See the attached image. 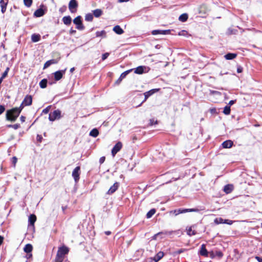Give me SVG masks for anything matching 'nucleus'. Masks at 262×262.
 I'll return each instance as SVG.
<instances>
[{
    "mask_svg": "<svg viewBox=\"0 0 262 262\" xmlns=\"http://www.w3.org/2000/svg\"><path fill=\"white\" fill-rule=\"evenodd\" d=\"M145 69V67L144 66H139L135 69V73L138 74H142L144 73V69Z\"/></svg>",
    "mask_w": 262,
    "mask_h": 262,
    "instance_id": "5701e85b",
    "label": "nucleus"
},
{
    "mask_svg": "<svg viewBox=\"0 0 262 262\" xmlns=\"http://www.w3.org/2000/svg\"><path fill=\"white\" fill-rule=\"evenodd\" d=\"M17 161V159L16 158V157H13L12 158V163L14 165H15V164L16 163Z\"/></svg>",
    "mask_w": 262,
    "mask_h": 262,
    "instance_id": "864d4df0",
    "label": "nucleus"
},
{
    "mask_svg": "<svg viewBox=\"0 0 262 262\" xmlns=\"http://www.w3.org/2000/svg\"><path fill=\"white\" fill-rule=\"evenodd\" d=\"M122 80L119 77L115 82V84L119 85Z\"/></svg>",
    "mask_w": 262,
    "mask_h": 262,
    "instance_id": "bf43d9fd",
    "label": "nucleus"
},
{
    "mask_svg": "<svg viewBox=\"0 0 262 262\" xmlns=\"http://www.w3.org/2000/svg\"><path fill=\"white\" fill-rule=\"evenodd\" d=\"M81 18V16H78L73 20L74 24L76 25V29L79 30H83L84 29V26L82 24Z\"/></svg>",
    "mask_w": 262,
    "mask_h": 262,
    "instance_id": "20e7f679",
    "label": "nucleus"
},
{
    "mask_svg": "<svg viewBox=\"0 0 262 262\" xmlns=\"http://www.w3.org/2000/svg\"><path fill=\"white\" fill-rule=\"evenodd\" d=\"M70 34H74V33H76V30H73V29H71L70 30Z\"/></svg>",
    "mask_w": 262,
    "mask_h": 262,
    "instance_id": "69168bd1",
    "label": "nucleus"
},
{
    "mask_svg": "<svg viewBox=\"0 0 262 262\" xmlns=\"http://www.w3.org/2000/svg\"><path fill=\"white\" fill-rule=\"evenodd\" d=\"M215 255H216V256H217L219 258H221L223 256V253L221 251H217L215 252Z\"/></svg>",
    "mask_w": 262,
    "mask_h": 262,
    "instance_id": "49530a36",
    "label": "nucleus"
},
{
    "mask_svg": "<svg viewBox=\"0 0 262 262\" xmlns=\"http://www.w3.org/2000/svg\"><path fill=\"white\" fill-rule=\"evenodd\" d=\"M36 216L35 214H31L29 217V224L30 226L34 227L35 222L36 221Z\"/></svg>",
    "mask_w": 262,
    "mask_h": 262,
    "instance_id": "6ab92c4d",
    "label": "nucleus"
},
{
    "mask_svg": "<svg viewBox=\"0 0 262 262\" xmlns=\"http://www.w3.org/2000/svg\"><path fill=\"white\" fill-rule=\"evenodd\" d=\"M188 14L187 13H183L179 16V20L182 22H185L188 19Z\"/></svg>",
    "mask_w": 262,
    "mask_h": 262,
    "instance_id": "cd10ccee",
    "label": "nucleus"
},
{
    "mask_svg": "<svg viewBox=\"0 0 262 262\" xmlns=\"http://www.w3.org/2000/svg\"><path fill=\"white\" fill-rule=\"evenodd\" d=\"M33 0H24V5L27 7H30L32 4Z\"/></svg>",
    "mask_w": 262,
    "mask_h": 262,
    "instance_id": "a19ab883",
    "label": "nucleus"
},
{
    "mask_svg": "<svg viewBox=\"0 0 262 262\" xmlns=\"http://www.w3.org/2000/svg\"><path fill=\"white\" fill-rule=\"evenodd\" d=\"M99 135V131L97 128L93 129L90 133V136L93 137H97Z\"/></svg>",
    "mask_w": 262,
    "mask_h": 262,
    "instance_id": "c85d7f7f",
    "label": "nucleus"
},
{
    "mask_svg": "<svg viewBox=\"0 0 262 262\" xmlns=\"http://www.w3.org/2000/svg\"><path fill=\"white\" fill-rule=\"evenodd\" d=\"M61 111L59 110H56L51 113L49 116V119L51 121H54L56 119H59L61 118Z\"/></svg>",
    "mask_w": 262,
    "mask_h": 262,
    "instance_id": "f03ea898",
    "label": "nucleus"
},
{
    "mask_svg": "<svg viewBox=\"0 0 262 262\" xmlns=\"http://www.w3.org/2000/svg\"><path fill=\"white\" fill-rule=\"evenodd\" d=\"M105 157H101L100 159H99V163L100 164H102L104 161H105Z\"/></svg>",
    "mask_w": 262,
    "mask_h": 262,
    "instance_id": "6e6d98bb",
    "label": "nucleus"
},
{
    "mask_svg": "<svg viewBox=\"0 0 262 262\" xmlns=\"http://www.w3.org/2000/svg\"><path fill=\"white\" fill-rule=\"evenodd\" d=\"M48 81L46 79H42L39 82V86L42 89H45L47 86Z\"/></svg>",
    "mask_w": 262,
    "mask_h": 262,
    "instance_id": "7c9ffc66",
    "label": "nucleus"
},
{
    "mask_svg": "<svg viewBox=\"0 0 262 262\" xmlns=\"http://www.w3.org/2000/svg\"><path fill=\"white\" fill-rule=\"evenodd\" d=\"M80 174V167L77 166L74 169L73 171H72V177H73L75 182H77L79 180Z\"/></svg>",
    "mask_w": 262,
    "mask_h": 262,
    "instance_id": "423d86ee",
    "label": "nucleus"
},
{
    "mask_svg": "<svg viewBox=\"0 0 262 262\" xmlns=\"http://www.w3.org/2000/svg\"><path fill=\"white\" fill-rule=\"evenodd\" d=\"M19 114L15 110L14 108L8 110L6 112V119L11 122H14L19 116Z\"/></svg>",
    "mask_w": 262,
    "mask_h": 262,
    "instance_id": "f257e3e1",
    "label": "nucleus"
},
{
    "mask_svg": "<svg viewBox=\"0 0 262 262\" xmlns=\"http://www.w3.org/2000/svg\"><path fill=\"white\" fill-rule=\"evenodd\" d=\"M156 210L154 208L150 209L146 214V217L147 219L151 218L154 214H155Z\"/></svg>",
    "mask_w": 262,
    "mask_h": 262,
    "instance_id": "2f4dec72",
    "label": "nucleus"
},
{
    "mask_svg": "<svg viewBox=\"0 0 262 262\" xmlns=\"http://www.w3.org/2000/svg\"><path fill=\"white\" fill-rule=\"evenodd\" d=\"M187 233L189 236L191 235H194L196 234V232L194 230H192L191 227H190L187 230Z\"/></svg>",
    "mask_w": 262,
    "mask_h": 262,
    "instance_id": "e433bc0d",
    "label": "nucleus"
},
{
    "mask_svg": "<svg viewBox=\"0 0 262 262\" xmlns=\"http://www.w3.org/2000/svg\"><path fill=\"white\" fill-rule=\"evenodd\" d=\"M109 54L108 53H105L102 55V60H104L105 59L107 58Z\"/></svg>",
    "mask_w": 262,
    "mask_h": 262,
    "instance_id": "3c124183",
    "label": "nucleus"
},
{
    "mask_svg": "<svg viewBox=\"0 0 262 262\" xmlns=\"http://www.w3.org/2000/svg\"><path fill=\"white\" fill-rule=\"evenodd\" d=\"M60 59V57H58V58H57L55 59H52L48 60L47 61H46L45 63V64L43 65V69H45L48 68L51 64H57L59 62Z\"/></svg>",
    "mask_w": 262,
    "mask_h": 262,
    "instance_id": "9b49d317",
    "label": "nucleus"
},
{
    "mask_svg": "<svg viewBox=\"0 0 262 262\" xmlns=\"http://www.w3.org/2000/svg\"><path fill=\"white\" fill-rule=\"evenodd\" d=\"M123 145L122 143L119 141L113 147V149H112V155L113 157H115V156L116 155V154L119 152L121 148H122Z\"/></svg>",
    "mask_w": 262,
    "mask_h": 262,
    "instance_id": "9d476101",
    "label": "nucleus"
},
{
    "mask_svg": "<svg viewBox=\"0 0 262 262\" xmlns=\"http://www.w3.org/2000/svg\"><path fill=\"white\" fill-rule=\"evenodd\" d=\"M40 39V35L38 34H33L31 36V40L33 42H36Z\"/></svg>",
    "mask_w": 262,
    "mask_h": 262,
    "instance_id": "a878e982",
    "label": "nucleus"
},
{
    "mask_svg": "<svg viewBox=\"0 0 262 262\" xmlns=\"http://www.w3.org/2000/svg\"><path fill=\"white\" fill-rule=\"evenodd\" d=\"M69 252V248L67 246L63 245L61 247L58 248L57 254L60 256H62L64 258V256Z\"/></svg>",
    "mask_w": 262,
    "mask_h": 262,
    "instance_id": "0eeeda50",
    "label": "nucleus"
},
{
    "mask_svg": "<svg viewBox=\"0 0 262 262\" xmlns=\"http://www.w3.org/2000/svg\"><path fill=\"white\" fill-rule=\"evenodd\" d=\"M187 250L186 249H184V248H182V249H179L178 250H177V251H174L172 252V255L173 256H176L178 254H180L182 253H183L185 251H186Z\"/></svg>",
    "mask_w": 262,
    "mask_h": 262,
    "instance_id": "473e14b6",
    "label": "nucleus"
},
{
    "mask_svg": "<svg viewBox=\"0 0 262 262\" xmlns=\"http://www.w3.org/2000/svg\"><path fill=\"white\" fill-rule=\"evenodd\" d=\"M233 223V221L230 220H224V224L232 225Z\"/></svg>",
    "mask_w": 262,
    "mask_h": 262,
    "instance_id": "de8ad7c7",
    "label": "nucleus"
},
{
    "mask_svg": "<svg viewBox=\"0 0 262 262\" xmlns=\"http://www.w3.org/2000/svg\"><path fill=\"white\" fill-rule=\"evenodd\" d=\"M75 70V68H72L71 69H70V72L71 73L73 72V71Z\"/></svg>",
    "mask_w": 262,
    "mask_h": 262,
    "instance_id": "338daca9",
    "label": "nucleus"
},
{
    "mask_svg": "<svg viewBox=\"0 0 262 262\" xmlns=\"http://www.w3.org/2000/svg\"><path fill=\"white\" fill-rule=\"evenodd\" d=\"M64 258L62 256H60L58 254H56L54 262H62Z\"/></svg>",
    "mask_w": 262,
    "mask_h": 262,
    "instance_id": "58836bf2",
    "label": "nucleus"
},
{
    "mask_svg": "<svg viewBox=\"0 0 262 262\" xmlns=\"http://www.w3.org/2000/svg\"><path fill=\"white\" fill-rule=\"evenodd\" d=\"M93 14L96 17H99L102 14V11L97 9L93 11Z\"/></svg>",
    "mask_w": 262,
    "mask_h": 262,
    "instance_id": "c756f323",
    "label": "nucleus"
},
{
    "mask_svg": "<svg viewBox=\"0 0 262 262\" xmlns=\"http://www.w3.org/2000/svg\"><path fill=\"white\" fill-rule=\"evenodd\" d=\"M8 3V0H1L0 1V6L1 8V12L4 13L7 9V6Z\"/></svg>",
    "mask_w": 262,
    "mask_h": 262,
    "instance_id": "4468645a",
    "label": "nucleus"
},
{
    "mask_svg": "<svg viewBox=\"0 0 262 262\" xmlns=\"http://www.w3.org/2000/svg\"><path fill=\"white\" fill-rule=\"evenodd\" d=\"M129 72H130V70H128L125 72H124L123 73H122L121 74L120 78L122 80L123 78H124L126 77V76L129 73Z\"/></svg>",
    "mask_w": 262,
    "mask_h": 262,
    "instance_id": "c03bdc74",
    "label": "nucleus"
},
{
    "mask_svg": "<svg viewBox=\"0 0 262 262\" xmlns=\"http://www.w3.org/2000/svg\"><path fill=\"white\" fill-rule=\"evenodd\" d=\"M93 19V15L91 13H88L85 16V20L88 21H92Z\"/></svg>",
    "mask_w": 262,
    "mask_h": 262,
    "instance_id": "c9c22d12",
    "label": "nucleus"
},
{
    "mask_svg": "<svg viewBox=\"0 0 262 262\" xmlns=\"http://www.w3.org/2000/svg\"><path fill=\"white\" fill-rule=\"evenodd\" d=\"M255 258L257 260L258 262H262V257L259 256H256Z\"/></svg>",
    "mask_w": 262,
    "mask_h": 262,
    "instance_id": "680f3d73",
    "label": "nucleus"
},
{
    "mask_svg": "<svg viewBox=\"0 0 262 262\" xmlns=\"http://www.w3.org/2000/svg\"><path fill=\"white\" fill-rule=\"evenodd\" d=\"M25 106V104H24V103L22 102V103L20 104L19 107H14V108L17 112V113L19 114H20L21 112V111L23 110V109L24 108Z\"/></svg>",
    "mask_w": 262,
    "mask_h": 262,
    "instance_id": "ea45409f",
    "label": "nucleus"
},
{
    "mask_svg": "<svg viewBox=\"0 0 262 262\" xmlns=\"http://www.w3.org/2000/svg\"><path fill=\"white\" fill-rule=\"evenodd\" d=\"M20 120L21 122H24L26 120V117L24 116H21L20 117Z\"/></svg>",
    "mask_w": 262,
    "mask_h": 262,
    "instance_id": "052dcab7",
    "label": "nucleus"
},
{
    "mask_svg": "<svg viewBox=\"0 0 262 262\" xmlns=\"http://www.w3.org/2000/svg\"><path fill=\"white\" fill-rule=\"evenodd\" d=\"M170 32V30H155L152 31L151 34L153 35H156L158 34H167Z\"/></svg>",
    "mask_w": 262,
    "mask_h": 262,
    "instance_id": "a211bd4d",
    "label": "nucleus"
},
{
    "mask_svg": "<svg viewBox=\"0 0 262 262\" xmlns=\"http://www.w3.org/2000/svg\"><path fill=\"white\" fill-rule=\"evenodd\" d=\"M199 254L201 256L207 257L208 256V252L206 248V246L205 244H202L201 245V249L199 252Z\"/></svg>",
    "mask_w": 262,
    "mask_h": 262,
    "instance_id": "2eb2a0df",
    "label": "nucleus"
},
{
    "mask_svg": "<svg viewBox=\"0 0 262 262\" xmlns=\"http://www.w3.org/2000/svg\"><path fill=\"white\" fill-rule=\"evenodd\" d=\"M12 125H12V124L7 125V127L8 128H12Z\"/></svg>",
    "mask_w": 262,
    "mask_h": 262,
    "instance_id": "774afa93",
    "label": "nucleus"
},
{
    "mask_svg": "<svg viewBox=\"0 0 262 262\" xmlns=\"http://www.w3.org/2000/svg\"><path fill=\"white\" fill-rule=\"evenodd\" d=\"M233 190V185L230 184L226 185L224 187V191L227 193H230Z\"/></svg>",
    "mask_w": 262,
    "mask_h": 262,
    "instance_id": "4be33fe9",
    "label": "nucleus"
},
{
    "mask_svg": "<svg viewBox=\"0 0 262 262\" xmlns=\"http://www.w3.org/2000/svg\"><path fill=\"white\" fill-rule=\"evenodd\" d=\"M27 253V255L26 256V257L27 258V259H29V258H32V252L31 253Z\"/></svg>",
    "mask_w": 262,
    "mask_h": 262,
    "instance_id": "13d9d810",
    "label": "nucleus"
},
{
    "mask_svg": "<svg viewBox=\"0 0 262 262\" xmlns=\"http://www.w3.org/2000/svg\"><path fill=\"white\" fill-rule=\"evenodd\" d=\"M198 210L196 209H178L170 211V214H173L174 215H177L180 213H184L188 212H195Z\"/></svg>",
    "mask_w": 262,
    "mask_h": 262,
    "instance_id": "7ed1b4c3",
    "label": "nucleus"
},
{
    "mask_svg": "<svg viewBox=\"0 0 262 262\" xmlns=\"http://www.w3.org/2000/svg\"><path fill=\"white\" fill-rule=\"evenodd\" d=\"M96 37H100L102 36L103 37H106V32L104 30H102L101 31H97L96 33Z\"/></svg>",
    "mask_w": 262,
    "mask_h": 262,
    "instance_id": "72a5a7b5",
    "label": "nucleus"
},
{
    "mask_svg": "<svg viewBox=\"0 0 262 262\" xmlns=\"http://www.w3.org/2000/svg\"><path fill=\"white\" fill-rule=\"evenodd\" d=\"M4 239V237L0 235V246L3 244Z\"/></svg>",
    "mask_w": 262,
    "mask_h": 262,
    "instance_id": "e2e57ef3",
    "label": "nucleus"
},
{
    "mask_svg": "<svg viewBox=\"0 0 262 262\" xmlns=\"http://www.w3.org/2000/svg\"><path fill=\"white\" fill-rule=\"evenodd\" d=\"M235 101L236 100H230L228 104L230 105H232L235 103Z\"/></svg>",
    "mask_w": 262,
    "mask_h": 262,
    "instance_id": "0e129e2a",
    "label": "nucleus"
},
{
    "mask_svg": "<svg viewBox=\"0 0 262 262\" xmlns=\"http://www.w3.org/2000/svg\"><path fill=\"white\" fill-rule=\"evenodd\" d=\"M51 108V105L48 106L47 107H46L45 109L42 110V113L45 114H47L49 112Z\"/></svg>",
    "mask_w": 262,
    "mask_h": 262,
    "instance_id": "37998d69",
    "label": "nucleus"
},
{
    "mask_svg": "<svg viewBox=\"0 0 262 262\" xmlns=\"http://www.w3.org/2000/svg\"><path fill=\"white\" fill-rule=\"evenodd\" d=\"M67 71V68L64 70H59L54 73V77L55 81H59L63 77Z\"/></svg>",
    "mask_w": 262,
    "mask_h": 262,
    "instance_id": "6e6552de",
    "label": "nucleus"
},
{
    "mask_svg": "<svg viewBox=\"0 0 262 262\" xmlns=\"http://www.w3.org/2000/svg\"><path fill=\"white\" fill-rule=\"evenodd\" d=\"M78 4L76 0H71L69 3V9L71 13H75L77 11Z\"/></svg>",
    "mask_w": 262,
    "mask_h": 262,
    "instance_id": "39448f33",
    "label": "nucleus"
},
{
    "mask_svg": "<svg viewBox=\"0 0 262 262\" xmlns=\"http://www.w3.org/2000/svg\"><path fill=\"white\" fill-rule=\"evenodd\" d=\"M160 90L159 89H152V90H150V91H147V92H146L144 93V100L139 104L137 106H140L141 105V104L144 102H145L147 99L148 98L151 96L152 95H153L155 93L157 92H158Z\"/></svg>",
    "mask_w": 262,
    "mask_h": 262,
    "instance_id": "1a4fd4ad",
    "label": "nucleus"
},
{
    "mask_svg": "<svg viewBox=\"0 0 262 262\" xmlns=\"http://www.w3.org/2000/svg\"><path fill=\"white\" fill-rule=\"evenodd\" d=\"M214 223L216 225L220 224H224V220L223 219L222 217L216 218L214 220Z\"/></svg>",
    "mask_w": 262,
    "mask_h": 262,
    "instance_id": "4c0bfd02",
    "label": "nucleus"
},
{
    "mask_svg": "<svg viewBox=\"0 0 262 262\" xmlns=\"http://www.w3.org/2000/svg\"><path fill=\"white\" fill-rule=\"evenodd\" d=\"M45 14V11L41 7L37 9L34 13L33 15L36 17L42 16Z\"/></svg>",
    "mask_w": 262,
    "mask_h": 262,
    "instance_id": "dca6fc26",
    "label": "nucleus"
},
{
    "mask_svg": "<svg viewBox=\"0 0 262 262\" xmlns=\"http://www.w3.org/2000/svg\"><path fill=\"white\" fill-rule=\"evenodd\" d=\"M158 124V121L157 120H155L154 119H150L149 120V125L151 126V125H153L154 124Z\"/></svg>",
    "mask_w": 262,
    "mask_h": 262,
    "instance_id": "a18cd8bd",
    "label": "nucleus"
},
{
    "mask_svg": "<svg viewBox=\"0 0 262 262\" xmlns=\"http://www.w3.org/2000/svg\"><path fill=\"white\" fill-rule=\"evenodd\" d=\"M164 254L163 252L160 251L158 252L154 257V260L155 262H157L160 259H161L164 256Z\"/></svg>",
    "mask_w": 262,
    "mask_h": 262,
    "instance_id": "bb28decb",
    "label": "nucleus"
},
{
    "mask_svg": "<svg viewBox=\"0 0 262 262\" xmlns=\"http://www.w3.org/2000/svg\"><path fill=\"white\" fill-rule=\"evenodd\" d=\"M62 21L64 25L69 26L72 23V18L70 16H64L62 18Z\"/></svg>",
    "mask_w": 262,
    "mask_h": 262,
    "instance_id": "412c9836",
    "label": "nucleus"
},
{
    "mask_svg": "<svg viewBox=\"0 0 262 262\" xmlns=\"http://www.w3.org/2000/svg\"><path fill=\"white\" fill-rule=\"evenodd\" d=\"M237 56V54L229 53L226 54L224 57L227 60H232Z\"/></svg>",
    "mask_w": 262,
    "mask_h": 262,
    "instance_id": "393cba45",
    "label": "nucleus"
},
{
    "mask_svg": "<svg viewBox=\"0 0 262 262\" xmlns=\"http://www.w3.org/2000/svg\"><path fill=\"white\" fill-rule=\"evenodd\" d=\"M36 140L38 142H41L42 140V137L41 136V135H37L36 137Z\"/></svg>",
    "mask_w": 262,
    "mask_h": 262,
    "instance_id": "09e8293b",
    "label": "nucleus"
},
{
    "mask_svg": "<svg viewBox=\"0 0 262 262\" xmlns=\"http://www.w3.org/2000/svg\"><path fill=\"white\" fill-rule=\"evenodd\" d=\"M243 67L241 66H238L237 68V72L238 73H241L243 72Z\"/></svg>",
    "mask_w": 262,
    "mask_h": 262,
    "instance_id": "8fccbe9b",
    "label": "nucleus"
},
{
    "mask_svg": "<svg viewBox=\"0 0 262 262\" xmlns=\"http://www.w3.org/2000/svg\"><path fill=\"white\" fill-rule=\"evenodd\" d=\"M33 250V246L30 244H28L25 245V247L24 248V251L26 253H31L32 252Z\"/></svg>",
    "mask_w": 262,
    "mask_h": 262,
    "instance_id": "b1692460",
    "label": "nucleus"
},
{
    "mask_svg": "<svg viewBox=\"0 0 262 262\" xmlns=\"http://www.w3.org/2000/svg\"><path fill=\"white\" fill-rule=\"evenodd\" d=\"M66 9H67L66 6H64L59 9V11L61 13H63V12H64L66 10Z\"/></svg>",
    "mask_w": 262,
    "mask_h": 262,
    "instance_id": "4d7b16f0",
    "label": "nucleus"
},
{
    "mask_svg": "<svg viewBox=\"0 0 262 262\" xmlns=\"http://www.w3.org/2000/svg\"><path fill=\"white\" fill-rule=\"evenodd\" d=\"M25 106L31 105L32 103V97L31 95H27L25 96L24 99L23 101Z\"/></svg>",
    "mask_w": 262,
    "mask_h": 262,
    "instance_id": "ddd939ff",
    "label": "nucleus"
},
{
    "mask_svg": "<svg viewBox=\"0 0 262 262\" xmlns=\"http://www.w3.org/2000/svg\"><path fill=\"white\" fill-rule=\"evenodd\" d=\"M222 145L224 148H229L233 146V142L230 140H228L224 141Z\"/></svg>",
    "mask_w": 262,
    "mask_h": 262,
    "instance_id": "f3484780",
    "label": "nucleus"
},
{
    "mask_svg": "<svg viewBox=\"0 0 262 262\" xmlns=\"http://www.w3.org/2000/svg\"><path fill=\"white\" fill-rule=\"evenodd\" d=\"M10 69L9 67H7L5 70V72L2 74V75L0 78H2L3 80L5 78H6L8 76V73L9 72Z\"/></svg>",
    "mask_w": 262,
    "mask_h": 262,
    "instance_id": "79ce46f5",
    "label": "nucleus"
},
{
    "mask_svg": "<svg viewBox=\"0 0 262 262\" xmlns=\"http://www.w3.org/2000/svg\"><path fill=\"white\" fill-rule=\"evenodd\" d=\"M113 30L116 34L119 35H121L124 33L123 30L119 25L115 26Z\"/></svg>",
    "mask_w": 262,
    "mask_h": 262,
    "instance_id": "aec40b11",
    "label": "nucleus"
},
{
    "mask_svg": "<svg viewBox=\"0 0 262 262\" xmlns=\"http://www.w3.org/2000/svg\"><path fill=\"white\" fill-rule=\"evenodd\" d=\"M5 111V107L4 105H0V115L3 114Z\"/></svg>",
    "mask_w": 262,
    "mask_h": 262,
    "instance_id": "603ef678",
    "label": "nucleus"
},
{
    "mask_svg": "<svg viewBox=\"0 0 262 262\" xmlns=\"http://www.w3.org/2000/svg\"><path fill=\"white\" fill-rule=\"evenodd\" d=\"M20 127V125L19 124H13L12 125V128H14V129H17L18 128H19Z\"/></svg>",
    "mask_w": 262,
    "mask_h": 262,
    "instance_id": "5fc2aeb1",
    "label": "nucleus"
},
{
    "mask_svg": "<svg viewBox=\"0 0 262 262\" xmlns=\"http://www.w3.org/2000/svg\"><path fill=\"white\" fill-rule=\"evenodd\" d=\"M230 105H226L224 108L223 113L224 114L226 115H228L230 114Z\"/></svg>",
    "mask_w": 262,
    "mask_h": 262,
    "instance_id": "f704fd0d",
    "label": "nucleus"
},
{
    "mask_svg": "<svg viewBox=\"0 0 262 262\" xmlns=\"http://www.w3.org/2000/svg\"><path fill=\"white\" fill-rule=\"evenodd\" d=\"M120 184L119 182H115L108 189L106 193L108 195L113 194L119 188Z\"/></svg>",
    "mask_w": 262,
    "mask_h": 262,
    "instance_id": "f8f14e48",
    "label": "nucleus"
}]
</instances>
